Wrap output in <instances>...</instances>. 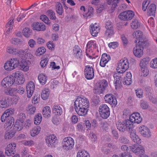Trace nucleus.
I'll list each match as a JSON object with an SVG mask.
<instances>
[{"label":"nucleus","mask_w":157,"mask_h":157,"mask_svg":"<svg viewBox=\"0 0 157 157\" xmlns=\"http://www.w3.org/2000/svg\"><path fill=\"white\" fill-rule=\"evenodd\" d=\"M132 35L133 37L136 38L134 42L136 44H143L144 45L148 44L147 39L141 31H136L133 33Z\"/></svg>","instance_id":"obj_1"},{"label":"nucleus","mask_w":157,"mask_h":157,"mask_svg":"<svg viewBox=\"0 0 157 157\" xmlns=\"http://www.w3.org/2000/svg\"><path fill=\"white\" fill-rule=\"evenodd\" d=\"M149 3V1H144L143 3L142 9L144 11H145L147 9V14L148 16H154L155 13L156 6L154 4L148 5Z\"/></svg>","instance_id":"obj_2"},{"label":"nucleus","mask_w":157,"mask_h":157,"mask_svg":"<svg viewBox=\"0 0 157 157\" xmlns=\"http://www.w3.org/2000/svg\"><path fill=\"white\" fill-rule=\"evenodd\" d=\"M19 63V61L17 58H11L5 63L4 67L6 70L11 71L17 67Z\"/></svg>","instance_id":"obj_3"},{"label":"nucleus","mask_w":157,"mask_h":157,"mask_svg":"<svg viewBox=\"0 0 157 157\" xmlns=\"http://www.w3.org/2000/svg\"><path fill=\"white\" fill-rule=\"evenodd\" d=\"M89 102L87 98L84 97H78L74 102V106L88 109Z\"/></svg>","instance_id":"obj_4"},{"label":"nucleus","mask_w":157,"mask_h":157,"mask_svg":"<svg viewBox=\"0 0 157 157\" xmlns=\"http://www.w3.org/2000/svg\"><path fill=\"white\" fill-rule=\"evenodd\" d=\"M129 67V63L127 59L124 58L121 59L118 63L117 68L116 69L118 72L124 73Z\"/></svg>","instance_id":"obj_5"},{"label":"nucleus","mask_w":157,"mask_h":157,"mask_svg":"<svg viewBox=\"0 0 157 157\" xmlns=\"http://www.w3.org/2000/svg\"><path fill=\"white\" fill-rule=\"evenodd\" d=\"M99 112L101 117L103 119H107L110 115L109 109L105 104H102L99 107Z\"/></svg>","instance_id":"obj_6"},{"label":"nucleus","mask_w":157,"mask_h":157,"mask_svg":"<svg viewBox=\"0 0 157 157\" xmlns=\"http://www.w3.org/2000/svg\"><path fill=\"white\" fill-rule=\"evenodd\" d=\"M96 43L94 40L89 41L86 45V55L90 59L92 58V55H93L92 52L96 48Z\"/></svg>","instance_id":"obj_7"},{"label":"nucleus","mask_w":157,"mask_h":157,"mask_svg":"<svg viewBox=\"0 0 157 157\" xmlns=\"http://www.w3.org/2000/svg\"><path fill=\"white\" fill-rule=\"evenodd\" d=\"M135 15L134 13L132 10H128L121 13L118 17L124 21H130L132 20Z\"/></svg>","instance_id":"obj_8"},{"label":"nucleus","mask_w":157,"mask_h":157,"mask_svg":"<svg viewBox=\"0 0 157 157\" xmlns=\"http://www.w3.org/2000/svg\"><path fill=\"white\" fill-rule=\"evenodd\" d=\"M136 44V46L133 49L134 55L138 58L141 57L143 55V49L148 44L144 45L143 44Z\"/></svg>","instance_id":"obj_9"},{"label":"nucleus","mask_w":157,"mask_h":157,"mask_svg":"<svg viewBox=\"0 0 157 157\" xmlns=\"http://www.w3.org/2000/svg\"><path fill=\"white\" fill-rule=\"evenodd\" d=\"M84 72L85 77L87 79H91L94 77L93 68L90 65L85 67Z\"/></svg>","instance_id":"obj_10"},{"label":"nucleus","mask_w":157,"mask_h":157,"mask_svg":"<svg viewBox=\"0 0 157 157\" xmlns=\"http://www.w3.org/2000/svg\"><path fill=\"white\" fill-rule=\"evenodd\" d=\"M16 144L13 143L7 145L6 148L5 154L7 156H11L14 155L16 152Z\"/></svg>","instance_id":"obj_11"},{"label":"nucleus","mask_w":157,"mask_h":157,"mask_svg":"<svg viewBox=\"0 0 157 157\" xmlns=\"http://www.w3.org/2000/svg\"><path fill=\"white\" fill-rule=\"evenodd\" d=\"M15 82V79L10 75L5 78L2 81V85L4 88L11 86Z\"/></svg>","instance_id":"obj_12"},{"label":"nucleus","mask_w":157,"mask_h":157,"mask_svg":"<svg viewBox=\"0 0 157 157\" xmlns=\"http://www.w3.org/2000/svg\"><path fill=\"white\" fill-rule=\"evenodd\" d=\"M63 140V146L64 148L69 150L73 147L74 144V142L72 138H66L64 139Z\"/></svg>","instance_id":"obj_13"},{"label":"nucleus","mask_w":157,"mask_h":157,"mask_svg":"<svg viewBox=\"0 0 157 157\" xmlns=\"http://www.w3.org/2000/svg\"><path fill=\"white\" fill-rule=\"evenodd\" d=\"M46 143L48 147H55V145L57 142V138L54 135H52L47 136L46 138Z\"/></svg>","instance_id":"obj_14"},{"label":"nucleus","mask_w":157,"mask_h":157,"mask_svg":"<svg viewBox=\"0 0 157 157\" xmlns=\"http://www.w3.org/2000/svg\"><path fill=\"white\" fill-rule=\"evenodd\" d=\"M131 148L132 151L137 155L143 154L145 152L144 148L141 145H133L131 147Z\"/></svg>","instance_id":"obj_15"},{"label":"nucleus","mask_w":157,"mask_h":157,"mask_svg":"<svg viewBox=\"0 0 157 157\" xmlns=\"http://www.w3.org/2000/svg\"><path fill=\"white\" fill-rule=\"evenodd\" d=\"M129 119L133 121V123L139 124L142 121V118L138 113H133L130 116Z\"/></svg>","instance_id":"obj_16"},{"label":"nucleus","mask_w":157,"mask_h":157,"mask_svg":"<svg viewBox=\"0 0 157 157\" xmlns=\"http://www.w3.org/2000/svg\"><path fill=\"white\" fill-rule=\"evenodd\" d=\"M139 132L141 135L145 137L149 138L151 136L149 129L145 126H140L139 128Z\"/></svg>","instance_id":"obj_17"},{"label":"nucleus","mask_w":157,"mask_h":157,"mask_svg":"<svg viewBox=\"0 0 157 157\" xmlns=\"http://www.w3.org/2000/svg\"><path fill=\"white\" fill-rule=\"evenodd\" d=\"M106 102H108L111 105H116L117 101L116 98H114L113 95L111 94H107L104 98Z\"/></svg>","instance_id":"obj_18"},{"label":"nucleus","mask_w":157,"mask_h":157,"mask_svg":"<svg viewBox=\"0 0 157 157\" xmlns=\"http://www.w3.org/2000/svg\"><path fill=\"white\" fill-rule=\"evenodd\" d=\"M32 27L34 30L37 31H44L46 27L43 23L34 22L32 25Z\"/></svg>","instance_id":"obj_19"},{"label":"nucleus","mask_w":157,"mask_h":157,"mask_svg":"<svg viewBox=\"0 0 157 157\" xmlns=\"http://www.w3.org/2000/svg\"><path fill=\"white\" fill-rule=\"evenodd\" d=\"M90 31L93 36H96L99 32V26L95 23L94 24H91L90 26Z\"/></svg>","instance_id":"obj_20"},{"label":"nucleus","mask_w":157,"mask_h":157,"mask_svg":"<svg viewBox=\"0 0 157 157\" xmlns=\"http://www.w3.org/2000/svg\"><path fill=\"white\" fill-rule=\"evenodd\" d=\"M35 89V85L32 82H29L26 86V91L27 97H31L33 95Z\"/></svg>","instance_id":"obj_21"},{"label":"nucleus","mask_w":157,"mask_h":157,"mask_svg":"<svg viewBox=\"0 0 157 157\" xmlns=\"http://www.w3.org/2000/svg\"><path fill=\"white\" fill-rule=\"evenodd\" d=\"M14 112L13 109H10L5 111L1 116V120L2 122H5V119L12 117L10 116L13 114Z\"/></svg>","instance_id":"obj_22"},{"label":"nucleus","mask_w":157,"mask_h":157,"mask_svg":"<svg viewBox=\"0 0 157 157\" xmlns=\"http://www.w3.org/2000/svg\"><path fill=\"white\" fill-rule=\"evenodd\" d=\"M110 59V57L109 55L105 53L103 54L101 57L100 61V65L102 67L105 66L106 64Z\"/></svg>","instance_id":"obj_23"},{"label":"nucleus","mask_w":157,"mask_h":157,"mask_svg":"<svg viewBox=\"0 0 157 157\" xmlns=\"http://www.w3.org/2000/svg\"><path fill=\"white\" fill-rule=\"evenodd\" d=\"M123 73H121L117 72V73H115L113 75L114 78V83L116 84L115 86H120L121 84L122 77V76Z\"/></svg>","instance_id":"obj_24"},{"label":"nucleus","mask_w":157,"mask_h":157,"mask_svg":"<svg viewBox=\"0 0 157 157\" xmlns=\"http://www.w3.org/2000/svg\"><path fill=\"white\" fill-rule=\"evenodd\" d=\"M75 109L77 114L79 116H85L87 113L88 109L85 108L84 107H77L75 106Z\"/></svg>","instance_id":"obj_25"},{"label":"nucleus","mask_w":157,"mask_h":157,"mask_svg":"<svg viewBox=\"0 0 157 157\" xmlns=\"http://www.w3.org/2000/svg\"><path fill=\"white\" fill-rule=\"evenodd\" d=\"M28 49L25 50H18L17 53V56H19L22 59H24L25 58H27L28 55H31V54L29 52H28Z\"/></svg>","instance_id":"obj_26"},{"label":"nucleus","mask_w":157,"mask_h":157,"mask_svg":"<svg viewBox=\"0 0 157 157\" xmlns=\"http://www.w3.org/2000/svg\"><path fill=\"white\" fill-rule=\"evenodd\" d=\"M132 74L130 72H128L126 73V76L124 77L123 81L124 85H129L132 82Z\"/></svg>","instance_id":"obj_27"},{"label":"nucleus","mask_w":157,"mask_h":157,"mask_svg":"<svg viewBox=\"0 0 157 157\" xmlns=\"http://www.w3.org/2000/svg\"><path fill=\"white\" fill-rule=\"evenodd\" d=\"M126 131H131L133 128V121L131 119H127L124 121Z\"/></svg>","instance_id":"obj_28"},{"label":"nucleus","mask_w":157,"mask_h":157,"mask_svg":"<svg viewBox=\"0 0 157 157\" xmlns=\"http://www.w3.org/2000/svg\"><path fill=\"white\" fill-rule=\"evenodd\" d=\"M42 113L44 117L48 118L50 117L51 110L50 107L48 106L44 107L42 110Z\"/></svg>","instance_id":"obj_29"},{"label":"nucleus","mask_w":157,"mask_h":157,"mask_svg":"<svg viewBox=\"0 0 157 157\" xmlns=\"http://www.w3.org/2000/svg\"><path fill=\"white\" fill-rule=\"evenodd\" d=\"M52 111L56 115H60L62 113V109L61 107L58 105L56 104L54 105L52 108Z\"/></svg>","instance_id":"obj_30"},{"label":"nucleus","mask_w":157,"mask_h":157,"mask_svg":"<svg viewBox=\"0 0 157 157\" xmlns=\"http://www.w3.org/2000/svg\"><path fill=\"white\" fill-rule=\"evenodd\" d=\"M150 61V59L148 57H146L141 59L140 63V68L147 67Z\"/></svg>","instance_id":"obj_31"},{"label":"nucleus","mask_w":157,"mask_h":157,"mask_svg":"<svg viewBox=\"0 0 157 157\" xmlns=\"http://www.w3.org/2000/svg\"><path fill=\"white\" fill-rule=\"evenodd\" d=\"M116 125L117 128L120 131L124 132L126 131L124 121L122 122L120 121H118L117 122Z\"/></svg>","instance_id":"obj_32"},{"label":"nucleus","mask_w":157,"mask_h":157,"mask_svg":"<svg viewBox=\"0 0 157 157\" xmlns=\"http://www.w3.org/2000/svg\"><path fill=\"white\" fill-rule=\"evenodd\" d=\"M131 28L133 29H137L140 26V23L136 19H134L130 23Z\"/></svg>","instance_id":"obj_33"},{"label":"nucleus","mask_w":157,"mask_h":157,"mask_svg":"<svg viewBox=\"0 0 157 157\" xmlns=\"http://www.w3.org/2000/svg\"><path fill=\"white\" fill-rule=\"evenodd\" d=\"M23 128V125L22 122L20 121H17L13 127V129L14 131H20L22 130Z\"/></svg>","instance_id":"obj_34"},{"label":"nucleus","mask_w":157,"mask_h":157,"mask_svg":"<svg viewBox=\"0 0 157 157\" xmlns=\"http://www.w3.org/2000/svg\"><path fill=\"white\" fill-rule=\"evenodd\" d=\"M41 130L40 126L34 127L30 131V134L32 136L34 137L37 135Z\"/></svg>","instance_id":"obj_35"},{"label":"nucleus","mask_w":157,"mask_h":157,"mask_svg":"<svg viewBox=\"0 0 157 157\" xmlns=\"http://www.w3.org/2000/svg\"><path fill=\"white\" fill-rule=\"evenodd\" d=\"M88 12L83 16L84 17H86L87 18H90L93 16L94 9L92 6H88Z\"/></svg>","instance_id":"obj_36"},{"label":"nucleus","mask_w":157,"mask_h":157,"mask_svg":"<svg viewBox=\"0 0 157 157\" xmlns=\"http://www.w3.org/2000/svg\"><path fill=\"white\" fill-rule=\"evenodd\" d=\"M40 83L42 85L45 84L47 81V77L44 74H40L38 77Z\"/></svg>","instance_id":"obj_37"},{"label":"nucleus","mask_w":157,"mask_h":157,"mask_svg":"<svg viewBox=\"0 0 157 157\" xmlns=\"http://www.w3.org/2000/svg\"><path fill=\"white\" fill-rule=\"evenodd\" d=\"M5 121H6L5 124L7 128L12 127L14 123V119L13 117L6 118L5 119Z\"/></svg>","instance_id":"obj_38"},{"label":"nucleus","mask_w":157,"mask_h":157,"mask_svg":"<svg viewBox=\"0 0 157 157\" xmlns=\"http://www.w3.org/2000/svg\"><path fill=\"white\" fill-rule=\"evenodd\" d=\"M8 98H3L0 101V107L2 108H6L9 106Z\"/></svg>","instance_id":"obj_39"},{"label":"nucleus","mask_w":157,"mask_h":157,"mask_svg":"<svg viewBox=\"0 0 157 157\" xmlns=\"http://www.w3.org/2000/svg\"><path fill=\"white\" fill-rule=\"evenodd\" d=\"M132 140L135 143L138 144L141 143V140L138 136L136 135L135 133L131 132L130 134Z\"/></svg>","instance_id":"obj_40"},{"label":"nucleus","mask_w":157,"mask_h":157,"mask_svg":"<svg viewBox=\"0 0 157 157\" xmlns=\"http://www.w3.org/2000/svg\"><path fill=\"white\" fill-rule=\"evenodd\" d=\"M50 94L49 90L48 89L44 90L41 94V98L44 100L47 99L49 97Z\"/></svg>","instance_id":"obj_41"},{"label":"nucleus","mask_w":157,"mask_h":157,"mask_svg":"<svg viewBox=\"0 0 157 157\" xmlns=\"http://www.w3.org/2000/svg\"><path fill=\"white\" fill-rule=\"evenodd\" d=\"M56 12L59 15H62L63 12V10L61 4L57 2L56 6Z\"/></svg>","instance_id":"obj_42"},{"label":"nucleus","mask_w":157,"mask_h":157,"mask_svg":"<svg viewBox=\"0 0 157 157\" xmlns=\"http://www.w3.org/2000/svg\"><path fill=\"white\" fill-rule=\"evenodd\" d=\"M77 157H90L88 153L84 150H79L77 153Z\"/></svg>","instance_id":"obj_43"},{"label":"nucleus","mask_w":157,"mask_h":157,"mask_svg":"<svg viewBox=\"0 0 157 157\" xmlns=\"http://www.w3.org/2000/svg\"><path fill=\"white\" fill-rule=\"evenodd\" d=\"M42 121L41 115L40 113H38L35 116L34 118V123L36 124H39Z\"/></svg>","instance_id":"obj_44"},{"label":"nucleus","mask_w":157,"mask_h":157,"mask_svg":"<svg viewBox=\"0 0 157 157\" xmlns=\"http://www.w3.org/2000/svg\"><path fill=\"white\" fill-rule=\"evenodd\" d=\"M114 34L113 28L106 29L105 35L108 38H110Z\"/></svg>","instance_id":"obj_45"},{"label":"nucleus","mask_w":157,"mask_h":157,"mask_svg":"<svg viewBox=\"0 0 157 157\" xmlns=\"http://www.w3.org/2000/svg\"><path fill=\"white\" fill-rule=\"evenodd\" d=\"M18 49L13 47H8L7 48V52L10 54L17 55Z\"/></svg>","instance_id":"obj_46"},{"label":"nucleus","mask_w":157,"mask_h":157,"mask_svg":"<svg viewBox=\"0 0 157 157\" xmlns=\"http://www.w3.org/2000/svg\"><path fill=\"white\" fill-rule=\"evenodd\" d=\"M47 15L52 20H55L56 18L55 12L51 10H48L46 12Z\"/></svg>","instance_id":"obj_47"},{"label":"nucleus","mask_w":157,"mask_h":157,"mask_svg":"<svg viewBox=\"0 0 157 157\" xmlns=\"http://www.w3.org/2000/svg\"><path fill=\"white\" fill-rule=\"evenodd\" d=\"M21 69L24 71H27L29 69L28 64L25 61H22L20 65Z\"/></svg>","instance_id":"obj_48"},{"label":"nucleus","mask_w":157,"mask_h":157,"mask_svg":"<svg viewBox=\"0 0 157 157\" xmlns=\"http://www.w3.org/2000/svg\"><path fill=\"white\" fill-rule=\"evenodd\" d=\"M109 5H111L112 8L114 9L117 6L120 0H106Z\"/></svg>","instance_id":"obj_49"},{"label":"nucleus","mask_w":157,"mask_h":157,"mask_svg":"<svg viewBox=\"0 0 157 157\" xmlns=\"http://www.w3.org/2000/svg\"><path fill=\"white\" fill-rule=\"evenodd\" d=\"M32 30L29 28L26 27L23 30V33L24 36L26 37H28L31 35Z\"/></svg>","instance_id":"obj_50"},{"label":"nucleus","mask_w":157,"mask_h":157,"mask_svg":"<svg viewBox=\"0 0 157 157\" xmlns=\"http://www.w3.org/2000/svg\"><path fill=\"white\" fill-rule=\"evenodd\" d=\"M26 110L29 113L33 114L35 112L36 108L32 105H29L27 108Z\"/></svg>","instance_id":"obj_51"},{"label":"nucleus","mask_w":157,"mask_h":157,"mask_svg":"<svg viewBox=\"0 0 157 157\" xmlns=\"http://www.w3.org/2000/svg\"><path fill=\"white\" fill-rule=\"evenodd\" d=\"M46 52V49L44 47L38 48L36 50L35 54L37 56H40Z\"/></svg>","instance_id":"obj_52"},{"label":"nucleus","mask_w":157,"mask_h":157,"mask_svg":"<svg viewBox=\"0 0 157 157\" xmlns=\"http://www.w3.org/2000/svg\"><path fill=\"white\" fill-rule=\"evenodd\" d=\"M15 132L14 131H10L9 132H7L6 133L5 135V139H11L14 135Z\"/></svg>","instance_id":"obj_53"},{"label":"nucleus","mask_w":157,"mask_h":157,"mask_svg":"<svg viewBox=\"0 0 157 157\" xmlns=\"http://www.w3.org/2000/svg\"><path fill=\"white\" fill-rule=\"evenodd\" d=\"M105 90L104 88H102L101 86H100L98 84L97 86L95 87L94 93L95 94H99L102 93Z\"/></svg>","instance_id":"obj_54"},{"label":"nucleus","mask_w":157,"mask_h":157,"mask_svg":"<svg viewBox=\"0 0 157 157\" xmlns=\"http://www.w3.org/2000/svg\"><path fill=\"white\" fill-rule=\"evenodd\" d=\"M16 89V92L20 94H23L25 91V89L21 86L18 85L17 86Z\"/></svg>","instance_id":"obj_55"},{"label":"nucleus","mask_w":157,"mask_h":157,"mask_svg":"<svg viewBox=\"0 0 157 157\" xmlns=\"http://www.w3.org/2000/svg\"><path fill=\"white\" fill-rule=\"evenodd\" d=\"M98 84L100 87L101 86L102 88H104L105 90V88L108 86V82L105 79L100 80Z\"/></svg>","instance_id":"obj_56"},{"label":"nucleus","mask_w":157,"mask_h":157,"mask_svg":"<svg viewBox=\"0 0 157 157\" xmlns=\"http://www.w3.org/2000/svg\"><path fill=\"white\" fill-rule=\"evenodd\" d=\"M23 75V74L21 72L17 71L15 72V73H13V74L10 75L13 77V78H14L15 80L19 78H20L21 77V75Z\"/></svg>","instance_id":"obj_57"},{"label":"nucleus","mask_w":157,"mask_h":157,"mask_svg":"<svg viewBox=\"0 0 157 157\" xmlns=\"http://www.w3.org/2000/svg\"><path fill=\"white\" fill-rule=\"evenodd\" d=\"M25 81V78H23V75H21V77L19 78H17L15 80V82H16V84H23Z\"/></svg>","instance_id":"obj_58"},{"label":"nucleus","mask_w":157,"mask_h":157,"mask_svg":"<svg viewBox=\"0 0 157 157\" xmlns=\"http://www.w3.org/2000/svg\"><path fill=\"white\" fill-rule=\"evenodd\" d=\"M150 66L153 68H157V58L153 59L150 63Z\"/></svg>","instance_id":"obj_59"},{"label":"nucleus","mask_w":157,"mask_h":157,"mask_svg":"<svg viewBox=\"0 0 157 157\" xmlns=\"http://www.w3.org/2000/svg\"><path fill=\"white\" fill-rule=\"evenodd\" d=\"M137 96L140 98L143 97V91L140 89H138L135 90Z\"/></svg>","instance_id":"obj_60"},{"label":"nucleus","mask_w":157,"mask_h":157,"mask_svg":"<svg viewBox=\"0 0 157 157\" xmlns=\"http://www.w3.org/2000/svg\"><path fill=\"white\" fill-rule=\"evenodd\" d=\"M40 19L46 24H48L50 23V20L46 15H42L40 16Z\"/></svg>","instance_id":"obj_61"},{"label":"nucleus","mask_w":157,"mask_h":157,"mask_svg":"<svg viewBox=\"0 0 157 157\" xmlns=\"http://www.w3.org/2000/svg\"><path fill=\"white\" fill-rule=\"evenodd\" d=\"M119 140L121 143L124 144H127L129 142V140L124 136H121Z\"/></svg>","instance_id":"obj_62"},{"label":"nucleus","mask_w":157,"mask_h":157,"mask_svg":"<svg viewBox=\"0 0 157 157\" xmlns=\"http://www.w3.org/2000/svg\"><path fill=\"white\" fill-rule=\"evenodd\" d=\"M100 127L103 129L106 130L108 128L109 125L106 122L101 121L100 123Z\"/></svg>","instance_id":"obj_63"},{"label":"nucleus","mask_w":157,"mask_h":157,"mask_svg":"<svg viewBox=\"0 0 157 157\" xmlns=\"http://www.w3.org/2000/svg\"><path fill=\"white\" fill-rule=\"evenodd\" d=\"M28 44L31 48H33L36 44V43L34 40L31 39L29 41Z\"/></svg>","instance_id":"obj_64"}]
</instances>
